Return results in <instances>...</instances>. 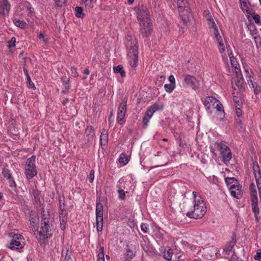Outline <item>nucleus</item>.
<instances>
[{
    "mask_svg": "<svg viewBox=\"0 0 261 261\" xmlns=\"http://www.w3.org/2000/svg\"><path fill=\"white\" fill-rule=\"evenodd\" d=\"M16 38L12 37L10 41L8 42V46L9 48L14 47L15 46Z\"/></svg>",
    "mask_w": 261,
    "mask_h": 261,
    "instance_id": "nucleus-47",
    "label": "nucleus"
},
{
    "mask_svg": "<svg viewBox=\"0 0 261 261\" xmlns=\"http://www.w3.org/2000/svg\"><path fill=\"white\" fill-rule=\"evenodd\" d=\"M59 213L60 215V219H67L66 216L67 213L65 209L59 210Z\"/></svg>",
    "mask_w": 261,
    "mask_h": 261,
    "instance_id": "nucleus-41",
    "label": "nucleus"
},
{
    "mask_svg": "<svg viewBox=\"0 0 261 261\" xmlns=\"http://www.w3.org/2000/svg\"><path fill=\"white\" fill-rule=\"evenodd\" d=\"M41 218L39 229L36 230L34 233L39 243L42 245L52 235L54 219L51 217L49 212L44 210L41 212Z\"/></svg>",
    "mask_w": 261,
    "mask_h": 261,
    "instance_id": "nucleus-1",
    "label": "nucleus"
},
{
    "mask_svg": "<svg viewBox=\"0 0 261 261\" xmlns=\"http://www.w3.org/2000/svg\"><path fill=\"white\" fill-rule=\"evenodd\" d=\"M168 80L170 82V84H174L175 85V80L173 75H170L168 77Z\"/></svg>",
    "mask_w": 261,
    "mask_h": 261,
    "instance_id": "nucleus-56",
    "label": "nucleus"
},
{
    "mask_svg": "<svg viewBox=\"0 0 261 261\" xmlns=\"http://www.w3.org/2000/svg\"><path fill=\"white\" fill-rule=\"evenodd\" d=\"M229 261H241L239 257H238L237 254L235 252H233L232 255H231V258L229 259Z\"/></svg>",
    "mask_w": 261,
    "mask_h": 261,
    "instance_id": "nucleus-51",
    "label": "nucleus"
},
{
    "mask_svg": "<svg viewBox=\"0 0 261 261\" xmlns=\"http://www.w3.org/2000/svg\"><path fill=\"white\" fill-rule=\"evenodd\" d=\"M236 111L237 116L239 117H240L242 115V110L240 109V108L237 107V106H236Z\"/></svg>",
    "mask_w": 261,
    "mask_h": 261,
    "instance_id": "nucleus-58",
    "label": "nucleus"
},
{
    "mask_svg": "<svg viewBox=\"0 0 261 261\" xmlns=\"http://www.w3.org/2000/svg\"><path fill=\"white\" fill-rule=\"evenodd\" d=\"M60 224H61V228L62 230H64L65 229V225L66 222V219H60Z\"/></svg>",
    "mask_w": 261,
    "mask_h": 261,
    "instance_id": "nucleus-53",
    "label": "nucleus"
},
{
    "mask_svg": "<svg viewBox=\"0 0 261 261\" xmlns=\"http://www.w3.org/2000/svg\"><path fill=\"white\" fill-rule=\"evenodd\" d=\"M96 217H103V205L100 202L96 203Z\"/></svg>",
    "mask_w": 261,
    "mask_h": 261,
    "instance_id": "nucleus-23",
    "label": "nucleus"
},
{
    "mask_svg": "<svg viewBox=\"0 0 261 261\" xmlns=\"http://www.w3.org/2000/svg\"><path fill=\"white\" fill-rule=\"evenodd\" d=\"M175 88V85L174 84H165L164 85V88L166 92L171 93Z\"/></svg>",
    "mask_w": 261,
    "mask_h": 261,
    "instance_id": "nucleus-34",
    "label": "nucleus"
},
{
    "mask_svg": "<svg viewBox=\"0 0 261 261\" xmlns=\"http://www.w3.org/2000/svg\"><path fill=\"white\" fill-rule=\"evenodd\" d=\"M214 147L220 152L223 162L227 163L229 162L232 154L230 148L226 145L221 142H216L214 143Z\"/></svg>",
    "mask_w": 261,
    "mask_h": 261,
    "instance_id": "nucleus-6",
    "label": "nucleus"
},
{
    "mask_svg": "<svg viewBox=\"0 0 261 261\" xmlns=\"http://www.w3.org/2000/svg\"><path fill=\"white\" fill-rule=\"evenodd\" d=\"M85 140L87 143L91 142L95 137L94 129L92 126L89 125L87 126L85 130Z\"/></svg>",
    "mask_w": 261,
    "mask_h": 261,
    "instance_id": "nucleus-14",
    "label": "nucleus"
},
{
    "mask_svg": "<svg viewBox=\"0 0 261 261\" xmlns=\"http://www.w3.org/2000/svg\"><path fill=\"white\" fill-rule=\"evenodd\" d=\"M163 253L164 257L166 259L176 261V258L173 256V250L171 248H168L165 249Z\"/></svg>",
    "mask_w": 261,
    "mask_h": 261,
    "instance_id": "nucleus-20",
    "label": "nucleus"
},
{
    "mask_svg": "<svg viewBox=\"0 0 261 261\" xmlns=\"http://www.w3.org/2000/svg\"><path fill=\"white\" fill-rule=\"evenodd\" d=\"M228 55L230 58V63H231V65H232V66L234 68L236 71L237 70V71H240V69L239 68H238L237 67V66L238 65V64L236 61V58L234 57H233V56H232V53H230Z\"/></svg>",
    "mask_w": 261,
    "mask_h": 261,
    "instance_id": "nucleus-28",
    "label": "nucleus"
},
{
    "mask_svg": "<svg viewBox=\"0 0 261 261\" xmlns=\"http://www.w3.org/2000/svg\"><path fill=\"white\" fill-rule=\"evenodd\" d=\"M150 118L144 115L142 119V127L143 128H146L148 125V123L149 121Z\"/></svg>",
    "mask_w": 261,
    "mask_h": 261,
    "instance_id": "nucleus-40",
    "label": "nucleus"
},
{
    "mask_svg": "<svg viewBox=\"0 0 261 261\" xmlns=\"http://www.w3.org/2000/svg\"><path fill=\"white\" fill-rule=\"evenodd\" d=\"M38 38L39 39H43V41L45 42V43H47L48 42V38H44V34L42 33H40V34H39L38 35Z\"/></svg>",
    "mask_w": 261,
    "mask_h": 261,
    "instance_id": "nucleus-57",
    "label": "nucleus"
},
{
    "mask_svg": "<svg viewBox=\"0 0 261 261\" xmlns=\"http://www.w3.org/2000/svg\"><path fill=\"white\" fill-rule=\"evenodd\" d=\"M207 20H208V24L210 25V27L211 28L214 29V34L215 35V38L218 42L219 43V42H223V40L220 36V35L219 33L218 30L217 29V27L213 19L211 16H208L207 18Z\"/></svg>",
    "mask_w": 261,
    "mask_h": 261,
    "instance_id": "nucleus-12",
    "label": "nucleus"
},
{
    "mask_svg": "<svg viewBox=\"0 0 261 261\" xmlns=\"http://www.w3.org/2000/svg\"><path fill=\"white\" fill-rule=\"evenodd\" d=\"M76 12L75 16L77 18H83L85 16V14L83 13V8L80 7H76L75 8Z\"/></svg>",
    "mask_w": 261,
    "mask_h": 261,
    "instance_id": "nucleus-32",
    "label": "nucleus"
},
{
    "mask_svg": "<svg viewBox=\"0 0 261 261\" xmlns=\"http://www.w3.org/2000/svg\"><path fill=\"white\" fill-rule=\"evenodd\" d=\"M194 200V209L191 212H188L186 216L190 218L195 219L202 218L206 213V208L203 201L200 198Z\"/></svg>",
    "mask_w": 261,
    "mask_h": 261,
    "instance_id": "nucleus-4",
    "label": "nucleus"
},
{
    "mask_svg": "<svg viewBox=\"0 0 261 261\" xmlns=\"http://www.w3.org/2000/svg\"><path fill=\"white\" fill-rule=\"evenodd\" d=\"M97 261H105L103 247L101 246L99 248Z\"/></svg>",
    "mask_w": 261,
    "mask_h": 261,
    "instance_id": "nucleus-31",
    "label": "nucleus"
},
{
    "mask_svg": "<svg viewBox=\"0 0 261 261\" xmlns=\"http://www.w3.org/2000/svg\"><path fill=\"white\" fill-rule=\"evenodd\" d=\"M231 195L234 198L240 199L242 196V191L240 189L239 184L230 187Z\"/></svg>",
    "mask_w": 261,
    "mask_h": 261,
    "instance_id": "nucleus-19",
    "label": "nucleus"
},
{
    "mask_svg": "<svg viewBox=\"0 0 261 261\" xmlns=\"http://www.w3.org/2000/svg\"><path fill=\"white\" fill-rule=\"evenodd\" d=\"M39 191L36 189H33L32 190V196H33L34 200L35 201L37 202H40V197L39 196Z\"/></svg>",
    "mask_w": 261,
    "mask_h": 261,
    "instance_id": "nucleus-35",
    "label": "nucleus"
},
{
    "mask_svg": "<svg viewBox=\"0 0 261 261\" xmlns=\"http://www.w3.org/2000/svg\"><path fill=\"white\" fill-rule=\"evenodd\" d=\"M193 195L194 197V200H196V199H197V198H200V199H202L201 196L199 195H198L196 192H195V191L193 192Z\"/></svg>",
    "mask_w": 261,
    "mask_h": 261,
    "instance_id": "nucleus-63",
    "label": "nucleus"
},
{
    "mask_svg": "<svg viewBox=\"0 0 261 261\" xmlns=\"http://www.w3.org/2000/svg\"><path fill=\"white\" fill-rule=\"evenodd\" d=\"M125 114L117 113V121L119 125H122L124 123V118Z\"/></svg>",
    "mask_w": 261,
    "mask_h": 261,
    "instance_id": "nucleus-37",
    "label": "nucleus"
},
{
    "mask_svg": "<svg viewBox=\"0 0 261 261\" xmlns=\"http://www.w3.org/2000/svg\"><path fill=\"white\" fill-rule=\"evenodd\" d=\"M163 109V107L162 105H160L158 103H154L148 108L145 112V115L151 118L154 113L158 110H161Z\"/></svg>",
    "mask_w": 261,
    "mask_h": 261,
    "instance_id": "nucleus-15",
    "label": "nucleus"
},
{
    "mask_svg": "<svg viewBox=\"0 0 261 261\" xmlns=\"http://www.w3.org/2000/svg\"><path fill=\"white\" fill-rule=\"evenodd\" d=\"M11 5L8 0H0V12L5 15H7L10 10Z\"/></svg>",
    "mask_w": 261,
    "mask_h": 261,
    "instance_id": "nucleus-16",
    "label": "nucleus"
},
{
    "mask_svg": "<svg viewBox=\"0 0 261 261\" xmlns=\"http://www.w3.org/2000/svg\"><path fill=\"white\" fill-rule=\"evenodd\" d=\"M176 3L179 15L185 25V23L188 20L189 15L191 13L189 4L186 0H177Z\"/></svg>",
    "mask_w": 261,
    "mask_h": 261,
    "instance_id": "nucleus-7",
    "label": "nucleus"
},
{
    "mask_svg": "<svg viewBox=\"0 0 261 261\" xmlns=\"http://www.w3.org/2000/svg\"><path fill=\"white\" fill-rule=\"evenodd\" d=\"M2 174L5 178H6L9 184V186L11 188H16V184L14 180L13 177L10 170L6 168L3 169Z\"/></svg>",
    "mask_w": 261,
    "mask_h": 261,
    "instance_id": "nucleus-13",
    "label": "nucleus"
},
{
    "mask_svg": "<svg viewBox=\"0 0 261 261\" xmlns=\"http://www.w3.org/2000/svg\"><path fill=\"white\" fill-rule=\"evenodd\" d=\"M118 198L121 200H123L125 199V193L122 189L118 190Z\"/></svg>",
    "mask_w": 261,
    "mask_h": 261,
    "instance_id": "nucleus-42",
    "label": "nucleus"
},
{
    "mask_svg": "<svg viewBox=\"0 0 261 261\" xmlns=\"http://www.w3.org/2000/svg\"><path fill=\"white\" fill-rule=\"evenodd\" d=\"M254 259L258 261H261V252H257L256 254L254 256Z\"/></svg>",
    "mask_w": 261,
    "mask_h": 261,
    "instance_id": "nucleus-59",
    "label": "nucleus"
},
{
    "mask_svg": "<svg viewBox=\"0 0 261 261\" xmlns=\"http://www.w3.org/2000/svg\"><path fill=\"white\" fill-rule=\"evenodd\" d=\"M236 72L237 74V80L235 83L237 86L239 87L240 86H242V84H243L244 80L241 73V71H239L236 70Z\"/></svg>",
    "mask_w": 261,
    "mask_h": 261,
    "instance_id": "nucleus-26",
    "label": "nucleus"
},
{
    "mask_svg": "<svg viewBox=\"0 0 261 261\" xmlns=\"http://www.w3.org/2000/svg\"><path fill=\"white\" fill-rule=\"evenodd\" d=\"M126 110V100H125L124 99L123 101L121 103H120L119 106L117 113L125 114Z\"/></svg>",
    "mask_w": 261,
    "mask_h": 261,
    "instance_id": "nucleus-24",
    "label": "nucleus"
},
{
    "mask_svg": "<svg viewBox=\"0 0 261 261\" xmlns=\"http://www.w3.org/2000/svg\"><path fill=\"white\" fill-rule=\"evenodd\" d=\"M253 170L256 182H261V171L257 162H253Z\"/></svg>",
    "mask_w": 261,
    "mask_h": 261,
    "instance_id": "nucleus-18",
    "label": "nucleus"
},
{
    "mask_svg": "<svg viewBox=\"0 0 261 261\" xmlns=\"http://www.w3.org/2000/svg\"><path fill=\"white\" fill-rule=\"evenodd\" d=\"M218 48L220 53H222L225 51V47L223 42L218 43Z\"/></svg>",
    "mask_w": 261,
    "mask_h": 261,
    "instance_id": "nucleus-54",
    "label": "nucleus"
},
{
    "mask_svg": "<svg viewBox=\"0 0 261 261\" xmlns=\"http://www.w3.org/2000/svg\"><path fill=\"white\" fill-rule=\"evenodd\" d=\"M27 86L29 88H32L33 89H35L36 87L34 84V83L31 81V79L30 76H29L27 78Z\"/></svg>",
    "mask_w": 261,
    "mask_h": 261,
    "instance_id": "nucleus-44",
    "label": "nucleus"
},
{
    "mask_svg": "<svg viewBox=\"0 0 261 261\" xmlns=\"http://www.w3.org/2000/svg\"><path fill=\"white\" fill-rule=\"evenodd\" d=\"M202 102L208 113H217L220 117L224 116V111L221 103L213 96H207L202 99Z\"/></svg>",
    "mask_w": 261,
    "mask_h": 261,
    "instance_id": "nucleus-3",
    "label": "nucleus"
},
{
    "mask_svg": "<svg viewBox=\"0 0 261 261\" xmlns=\"http://www.w3.org/2000/svg\"><path fill=\"white\" fill-rule=\"evenodd\" d=\"M86 7L92 8L94 7V1L93 0H83Z\"/></svg>",
    "mask_w": 261,
    "mask_h": 261,
    "instance_id": "nucleus-39",
    "label": "nucleus"
},
{
    "mask_svg": "<svg viewBox=\"0 0 261 261\" xmlns=\"http://www.w3.org/2000/svg\"><path fill=\"white\" fill-rule=\"evenodd\" d=\"M61 80L62 81V84H63L64 88L70 89V84L69 78H68L66 76H62L61 78Z\"/></svg>",
    "mask_w": 261,
    "mask_h": 261,
    "instance_id": "nucleus-29",
    "label": "nucleus"
},
{
    "mask_svg": "<svg viewBox=\"0 0 261 261\" xmlns=\"http://www.w3.org/2000/svg\"><path fill=\"white\" fill-rule=\"evenodd\" d=\"M14 23L16 26L21 29H24L27 25V23L24 21L17 19H15L14 20Z\"/></svg>",
    "mask_w": 261,
    "mask_h": 261,
    "instance_id": "nucleus-30",
    "label": "nucleus"
},
{
    "mask_svg": "<svg viewBox=\"0 0 261 261\" xmlns=\"http://www.w3.org/2000/svg\"><path fill=\"white\" fill-rule=\"evenodd\" d=\"M11 240L6 246L12 250L20 251L24 246V238L20 234L10 233Z\"/></svg>",
    "mask_w": 261,
    "mask_h": 261,
    "instance_id": "nucleus-5",
    "label": "nucleus"
},
{
    "mask_svg": "<svg viewBox=\"0 0 261 261\" xmlns=\"http://www.w3.org/2000/svg\"><path fill=\"white\" fill-rule=\"evenodd\" d=\"M125 45L127 50V57L132 67H136L138 62V45L136 39L127 36Z\"/></svg>",
    "mask_w": 261,
    "mask_h": 261,
    "instance_id": "nucleus-2",
    "label": "nucleus"
},
{
    "mask_svg": "<svg viewBox=\"0 0 261 261\" xmlns=\"http://www.w3.org/2000/svg\"><path fill=\"white\" fill-rule=\"evenodd\" d=\"M56 5L58 7H62L66 3V0H56Z\"/></svg>",
    "mask_w": 261,
    "mask_h": 261,
    "instance_id": "nucleus-50",
    "label": "nucleus"
},
{
    "mask_svg": "<svg viewBox=\"0 0 261 261\" xmlns=\"http://www.w3.org/2000/svg\"><path fill=\"white\" fill-rule=\"evenodd\" d=\"M36 156L32 155L27 160L25 165V174L28 179L33 178L37 174L36 167L35 164Z\"/></svg>",
    "mask_w": 261,
    "mask_h": 261,
    "instance_id": "nucleus-8",
    "label": "nucleus"
},
{
    "mask_svg": "<svg viewBox=\"0 0 261 261\" xmlns=\"http://www.w3.org/2000/svg\"><path fill=\"white\" fill-rule=\"evenodd\" d=\"M253 18L256 23H259L260 21V16L255 14L253 16Z\"/></svg>",
    "mask_w": 261,
    "mask_h": 261,
    "instance_id": "nucleus-52",
    "label": "nucleus"
},
{
    "mask_svg": "<svg viewBox=\"0 0 261 261\" xmlns=\"http://www.w3.org/2000/svg\"><path fill=\"white\" fill-rule=\"evenodd\" d=\"M71 75L74 77H76L79 76L78 72L77 71V68L74 67H71Z\"/></svg>",
    "mask_w": 261,
    "mask_h": 261,
    "instance_id": "nucleus-48",
    "label": "nucleus"
},
{
    "mask_svg": "<svg viewBox=\"0 0 261 261\" xmlns=\"http://www.w3.org/2000/svg\"><path fill=\"white\" fill-rule=\"evenodd\" d=\"M141 229L144 233H147L148 232V225L146 223H142L141 224Z\"/></svg>",
    "mask_w": 261,
    "mask_h": 261,
    "instance_id": "nucleus-49",
    "label": "nucleus"
},
{
    "mask_svg": "<svg viewBox=\"0 0 261 261\" xmlns=\"http://www.w3.org/2000/svg\"><path fill=\"white\" fill-rule=\"evenodd\" d=\"M250 196L251 197H257L256 191L250 192Z\"/></svg>",
    "mask_w": 261,
    "mask_h": 261,
    "instance_id": "nucleus-64",
    "label": "nucleus"
},
{
    "mask_svg": "<svg viewBox=\"0 0 261 261\" xmlns=\"http://www.w3.org/2000/svg\"><path fill=\"white\" fill-rule=\"evenodd\" d=\"M251 204H258V199L257 197H251Z\"/></svg>",
    "mask_w": 261,
    "mask_h": 261,
    "instance_id": "nucleus-61",
    "label": "nucleus"
},
{
    "mask_svg": "<svg viewBox=\"0 0 261 261\" xmlns=\"http://www.w3.org/2000/svg\"><path fill=\"white\" fill-rule=\"evenodd\" d=\"M257 187L258 190L259 198L261 201V182L257 183Z\"/></svg>",
    "mask_w": 261,
    "mask_h": 261,
    "instance_id": "nucleus-60",
    "label": "nucleus"
},
{
    "mask_svg": "<svg viewBox=\"0 0 261 261\" xmlns=\"http://www.w3.org/2000/svg\"><path fill=\"white\" fill-rule=\"evenodd\" d=\"M129 161V158L128 156H125V154H122L119 159V162L122 163L123 165L126 164Z\"/></svg>",
    "mask_w": 261,
    "mask_h": 261,
    "instance_id": "nucleus-36",
    "label": "nucleus"
},
{
    "mask_svg": "<svg viewBox=\"0 0 261 261\" xmlns=\"http://www.w3.org/2000/svg\"><path fill=\"white\" fill-rule=\"evenodd\" d=\"M250 192L255 191L256 190L255 186L254 184L251 183L249 187Z\"/></svg>",
    "mask_w": 261,
    "mask_h": 261,
    "instance_id": "nucleus-62",
    "label": "nucleus"
},
{
    "mask_svg": "<svg viewBox=\"0 0 261 261\" xmlns=\"http://www.w3.org/2000/svg\"><path fill=\"white\" fill-rule=\"evenodd\" d=\"M108 141V134L105 129L101 130V136L100 138V143L102 146L107 145Z\"/></svg>",
    "mask_w": 261,
    "mask_h": 261,
    "instance_id": "nucleus-21",
    "label": "nucleus"
},
{
    "mask_svg": "<svg viewBox=\"0 0 261 261\" xmlns=\"http://www.w3.org/2000/svg\"><path fill=\"white\" fill-rule=\"evenodd\" d=\"M225 181L227 186H230V187L237 186V185L239 184L238 181L234 177H226L225 178Z\"/></svg>",
    "mask_w": 261,
    "mask_h": 261,
    "instance_id": "nucleus-25",
    "label": "nucleus"
},
{
    "mask_svg": "<svg viewBox=\"0 0 261 261\" xmlns=\"http://www.w3.org/2000/svg\"><path fill=\"white\" fill-rule=\"evenodd\" d=\"M59 210L65 209L66 207V203L64 200V197H60L59 199Z\"/></svg>",
    "mask_w": 261,
    "mask_h": 261,
    "instance_id": "nucleus-38",
    "label": "nucleus"
},
{
    "mask_svg": "<svg viewBox=\"0 0 261 261\" xmlns=\"http://www.w3.org/2000/svg\"><path fill=\"white\" fill-rule=\"evenodd\" d=\"M30 224L33 227L36 226V219L34 218H32L30 219Z\"/></svg>",
    "mask_w": 261,
    "mask_h": 261,
    "instance_id": "nucleus-55",
    "label": "nucleus"
},
{
    "mask_svg": "<svg viewBox=\"0 0 261 261\" xmlns=\"http://www.w3.org/2000/svg\"><path fill=\"white\" fill-rule=\"evenodd\" d=\"M126 255L127 257L129 258H132L134 257L135 254H134L132 250H130L129 248H127L126 249Z\"/></svg>",
    "mask_w": 261,
    "mask_h": 261,
    "instance_id": "nucleus-46",
    "label": "nucleus"
},
{
    "mask_svg": "<svg viewBox=\"0 0 261 261\" xmlns=\"http://www.w3.org/2000/svg\"><path fill=\"white\" fill-rule=\"evenodd\" d=\"M187 23H185V25L184 24L183 21L182 19L181 20V21L180 22V24H179V33L180 35L182 34L184 32V29L187 28Z\"/></svg>",
    "mask_w": 261,
    "mask_h": 261,
    "instance_id": "nucleus-43",
    "label": "nucleus"
},
{
    "mask_svg": "<svg viewBox=\"0 0 261 261\" xmlns=\"http://www.w3.org/2000/svg\"><path fill=\"white\" fill-rule=\"evenodd\" d=\"M113 70L115 73H119L121 77H124L125 76V72L123 70V67L122 65H118L117 66H114Z\"/></svg>",
    "mask_w": 261,
    "mask_h": 261,
    "instance_id": "nucleus-22",
    "label": "nucleus"
},
{
    "mask_svg": "<svg viewBox=\"0 0 261 261\" xmlns=\"http://www.w3.org/2000/svg\"><path fill=\"white\" fill-rule=\"evenodd\" d=\"M94 178V170L92 169L90 171L89 175L88 176L89 181L90 183L93 182Z\"/></svg>",
    "mask_w": 261,
    "mask_h": 261,
    "instance_id": "nucleus-45",
    "label": "nucleus"
},
{
    "mask_svg": "<svg viewBox=\"0 0 261 261\" xmlns=\"http://www.w3.org/2000/svg\"><path fill=\"white\" fill-rule=\"evenodd\" d=\"M138 19L140 21H147L150 19L149 18V11L146 6L141 5L136 8Z\"/></svg>",
    "mask_w": 261,
    "mask_h": 261,
    "instance_id": "nucleus-10",
    "label": "nucleus"
},
{
    "mask_svg": "<svg viewBox=\"0 0 261 261\" xmlns=\"http://www.w3.org/2000/svg\"><path fill=\"white\" fill-rule=\"evenodd\" d=\"M103 217H96V229L98 232H100L103 228Z\"/></svg>",
    "mask_w": 261,
    "mask_h": 261,
    "instance_id": "nucleus-27",
    "label": "nucleus"
},
{
    "mask_svg": "<svg viewBox=\"0 0 261 261\" xmlns=\"http://www.w3.org/2000/svg\"><path fill=\"white\" fill-rule=\"evenodd\" d=\"M231 239V240L226 244L223 249L224 252L226 254H229L230 253L232 248L234 247L235 244H236V236L234 234L232 235Z\"/></svg>",
    "mask_w": 261,
    "mask_h": 261,
    "instance_id": "nucleus-17",
    "label": "nucleus"
},
{
    "mask_svg": "<svg viewBox=\"0 0 261 261\" xmlns=\"http://www.w3.org/2000/svg\"><path fill=\"white\" fill-rule=\"evenodd\" d=\"M140 32L143 37H147L151 34L152 31V24L150 20L147 21H140Z\"/></svg>",
    "mask_w": 261,
    "mask_h": 261,
    "instance_id": "nucleus-11",
    "label": "nucleus"
},
{
    "mask_svg": "<svg viewBox=\"0 0 261 261\" xmlns=\"http://www.w3.org/2000/svg\"><path fill=\"white\" fill-rule=\"evenodd\" d=\"M182 85L185 88L191 87L193 90H197L199 87V82L193 75L184 74Z\"/></svg>",
    "mask_w": 261,
    "mask_h": 261,
    "instance_id": "nucleus-9",
    "label": "nucleus"
},
{
    "mask_svg": "<svg viewBox=\"0 0 261 261\" xmlns=\"http://www.w3.org/2000/svg\"><path fill=\"white\" fill-rule=\"evenodd\" d=\"M252 211L254 214L255 220H258V215L259 213V208L258 207V204H251Z\"/></svg>",
    "mask_w": 261,
    "mask_h": 261,
    "instance_id": "nucleus-33",
    "label": "nucleus"
}]
</instances>
